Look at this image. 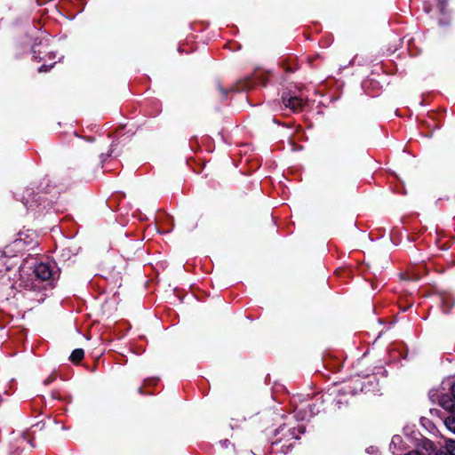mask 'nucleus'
<instances>
[{
	"label": "nucleus",
	"instance_id": "6e6552de",
	"mask_svg": "<svg viewBox=\"0 0 455 455\" xmlns=\"http://www.w3.org/2000/svg\"><path fill=\"white\" fill-rule=\"evenodd\" d=\"M54 57H55V56H54V54H53L52 52H49V59H52V58H54Z\"/></svg>",
	"mask_w": 455,
	"mask_h": 455
},
{
	"label": "nucleus",
	"instance_id": "f257e3e1",
	"mask_svg": "<svg viewBox=\"0 0 455 455\" xmlns=\"http://www.w3.org/2000/svg\"><path fill=\"white\" fill-rule=\"evenodd\" d=\"M451 394L443 395L440 405L448 412L444 424L449 431L455 435V383L451 386Z\"/></svg>",
	"mask_w": 455,
	"mask_h": 455
},
{
	"label": "nucleus",
	"instance_id": "20e7f679",
	"mask_svg": "<svg viewBox=\"0 0 455 455\" xmlns=\"http://www.w3.org/2000/svg\"><path fill=\"white\" fill-rule=\"evenodd\" d=\"M34 272L36 277L43 281L51 279L52 275V270L51 269L50 266L45 263H38L36 265Z\"/></svg>",
	"mask_w": 455,
	"mask_h": 455
},
{
	"label": "nucleus",
	"instance_id": "7ed1b4c3",
	"mask_svg": "<svg viewBox=\"0 0 455 455\" xmlns=\"http://www.w3.org/2000/svg\"><path fill=\"white\" fill-rule=\"evenodd\" d=\"M283 102L286 108L293 112H299L302 109L305 100L298 96L285 95L283 96Z\"/></svg>",
	"mask_w": 455,
	"mask_h": 455
},
{
	"label": "nucleus",
	"instance_id": "f03ea898",
	"mask_svg": "<svg viewBox=\"0 0 455 455\" xmlns=\"http://www.w3.org/2000/svg\"><path fill=\"white\" fill-rule=\"evenodd\" d=\"M404 455H436L433 443L427 439H422L417 449ZM439 455H455V442L451 441L441 451Z\"/></svg>",
	"mask_w": 455,
	"mask_h": 455
},
{
	"label": "nucleus",
	"instance_id": "39448f33",
	"mask_svg": "<svg viewBox=\"0 0 455 455\" xmlns=\"http://www.w3.org/2000/svg\"><path fill=\"white\" fill-rule=\"evenodd\" d=\"M402 443H403V438L401 435L393 436L391 443H390V449L392 450L394 454L400 455L399 451H401V450H402V448L400 447Z\"/></svg>",
	"mask_w": 455,
	"mask_h": 455
},
{
	"label": "nucleus",
	"instance_id": "0eeeda50",
	"mask_svg": "<svg viewBox=\"0 0 455 455\" xmlns=\"http://www.w3.org/2000/svg\"><path fill=\"white\" fill-rule=\"evenodd\" d=\"M51 68H52V65H51V66H49V67H47L46 65H42V66L39 68L38 71H39V72H44V71H47L48 69H50Z\"/></svg>",
	"mask_w": 455,
	"mask_h": 455
},
{
	"label": "nucleus",
	"instance_id": "423d86ee",
	"mask_svg": "<svg viewBox=\"0 0 455 455\" xmlns=\"http://www.w3.org/2000/svg\"><path fill=\"white\" fill-rule=\"evenodd\" d=\"M84 352L83 349L81 348H77V349H75L71 355H70V360L73 362V363H78L80 362L83 358H84Z\"/></svg>",
	"mask_w": 455,
	"mask_h": 455
}]
</instances>
